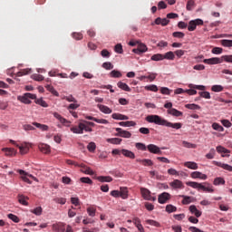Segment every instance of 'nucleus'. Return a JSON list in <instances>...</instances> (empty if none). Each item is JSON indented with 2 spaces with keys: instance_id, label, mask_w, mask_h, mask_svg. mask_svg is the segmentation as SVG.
<instances>
[{
  "instance_id": "obj_1",
  "label": "nucleus",
  "mask_w": 232,
  "mask_h": 232,
  "mask_svg": "<svg viewBox=\"0 0 232 232\" xmlns=\"http://www.w3.org/2000/svg\"><path fill=\"white\" fill-rule=\"evenodd\" d=\"M147 122L158 124V126H166L167 128H173L174 130H180L182 123H171L159 115H149L146 117Z\"/></svg>"
},
{
  "instance_id": "obj_2",
  "label": "nucleus",
  "mask_w": 232,
  "mask_h": 232,
  "mask_svg": "<svg viewBox=\"0 0 232 232\" xmlns=\"http://www.w3.org/2000/svg\"><path fill=\"white\" fill-rule=\"evenodd\" d=\"M187 186H189L190 188H193L194 189H198V191H207V193H214L215 189L211 188V185L208 183H198L195 181H188L186 182Z\"/></svg>"
},
{
  "instance_id": "obj_3",
  "label": "nucleus",
  "mask_w": 232,
  "mask_h": 232,
  "mask_svg": "<svg viewBox=\"0 0 232 232\" xmlns=\"http://www.w3.org/2000/svg\"><path fill=\"white\" fill-rule=\"evenodd\" d=\"M86 122L87 121L82 120V122L78 124V127L77 126L71 127V131L78 135H82L84 131L86 132L93 131V129H92V127H90V125H88V123Z\"/></svg>"
},
{
  "instance_id": "obj_4",
  "label": "nucleus",
  "mask_w": 232,
  "mask_h": 232,
  "mask_svg": "<svg viewBox=\"0 0 232 232\" xmlns=\"http://www.w3.org/2000/svg\"><path fill=\"white\" fill-rule=\"evenodd\" d=\"M30 99L35 100L37 99V96L30 92H26L23 96H18V101H20L24 104H32V101H30Z\"/></svg>"
},
{
  "instance_id": "obj_5",
  "label": "nucleus",
  "mask_w": 232,
  "mask_h": 232,
  "mask_svg": "<svg viewBox=\"0 0 232 232\" xmlns=\"http://www.w3.org/2000/svg\"><path fill=\"white\" fill-rule=\"evenodd\" d=\"M204 24V21L202 19L192 20L188 23V32H195L197 30V26H200Z\"/></svg>"
},
{
  "instance_id": "obj_6",
  "label": "nucleus",
  "mask_w": 232,
  "mask_h": 232,
  "mask_svg": "<svg viewBox=\"0 0 232 232\" xmlns=\"http://www.w3.org/2000/svg\"><path fill=\"white\" fill-rule=\"evenodd\" d=\"M17 173L21 175V179L22 180H24V182H26L27 184H32V181L30 180V179H28V177H30L31 179H34V176L32 174H28L26 171L23 169H18Z\"/></svg>"
},
{
  "instance_id": "obj_7",
  "label": "nucleus",
  "mask_w": 232,
  "mask_h": 232,
  "mask_svg": "<svg viewBox=\"0 0 232 232\" xmlns=\"http://www.w3.org/2000/svg\"><path fill=\"white\" fill-rule=\"evenodd\" d=\"M115 130L117 131L116 137H122L123 139H131V132L124 130L121 128H116Z\"/></svg>"
},
{
  "instance_id": "obj_8",
  "label": "nucleus",
  "mask_w": 232,
  "mask_h": 232,
  "mask_svg": "<svg viewBox=\"0 0 232 232\" xmlns=\"http://www.w3.org/2000/svg\"><path fill=\"white\" fill-rule=\"evenodd\" d=\"M53 115L54 119H57V121L61 122V124H63V126H66L67 128L70 127V124H71L70 121L62 117L61 114H59V112H53Z\"/></svg>"
},
{
  "instance_id": "obj_9",
  "label": "nucleus",
  "mask_w": 232,
  "mask_h": 232,
  "mask_svg": "<svg viewBox=\"0 0 232 232\" xmlns=\"http://www.w3.org/2000/svg\"><path fill=\"white\" fill-rule=\"evenodd\" d=\"M169 198H171V194H169L168 192H163L159 195L158 202L160 204H166V202H168V200H169Z\"/></svg>"
},
{
  "instance_id": "obj_10",
  "label": "nucleus",
  "mask_w": 232,
  "mask_h": 232,
  "mask_svg": "<svg viewBox=\"0 0 232 232\" xmlns=\"http://www.w3.org/2000/svg\"><path fill=\"white\" fill-rule=\"evenodd\" d=\"M172 189H184V183L180 179H174L169 183Z\"/></svg>"
},
{
  "instance_id": "obj_11",
  "label": "nucleus",
  "mask_w": 232,
  "mask_h": 232,
  "mask_svg": "<svg viewBox=\"0 0 232 232\" xmlns=\"http://www.w3.org/2000/svg\"><path fill=\"white\" fill-rule=\"evenodd\" d=\"M147 150L150 153H154L155 155H162V150L155 144H150L147 146Z\"/></svg>"
},
{
  "instance_id": "obj_12",
  "label": "nucleus",
  "mask_w": 232,
  "mask_h": 232,
  "mask_svg": "<svg viewBox=\"0 0 232 232\" xmlns=\"http://www.w3.org/2000/svg\"><path fill=\"white\" fill-rule=\"evenodd\" d=\"M30 143L24 142L21 145H16L19 148L21 155H26L30 151Z\"/></svg>"
},
{
  "instance_id": "obj_13",
  "label": "nucleus",
  "mask_w": 232,
  "mask_h": 232,
  "mask_svg": "<svg viewBox=\"0 0 232 232\" xmlns=\"http://www.w3.org/2000/svg\"><path fill=\"white\" fill-rule=\"evenodd\" d=\"M133 53H137L138 55H140V53H144L145 52H148V47L144 44H139L138 47L136 49L132 50Z\"/></svg>"
},
{
  "instance_id": "obj_14",
  "label": "nucleus",
  "mask_w": 232,
  "mask_h": 232,
  "mask_svg": "<svg viewBox=\"0 0 232 232\" xmlns=\"http://www.w3.org/2000/svg\"><path fill=\"white\" fill-rule=\"evenodd\" d=\"M52 229L54 232H64V231H66V228L64 227V223H61V222L53 224Z\"/></svg>"
},
{
  "instance_id": "obj_15",
  "label": "nucleus",
  "mask_w": 232,
  "mask_h": 232,
  "mask_svg": "<svg viewBox=\"0 0 232 232\" xmlns=\"http://www.w3.org/2000/svg\"><path fill=\"white\" fill-rule=\"evenodd\" d=\"M188 210L191 215H194L197 218H200V217H202V211L198 210L195 205H191L188 208Z\"/></svg>"
},
{
  "instance_id": "obj_16",
  "label": "nucleus",
  "mask_w": 232,
  "mask_h": 232,
  "mask_svg": "<svg viewBox=\"0 0 232 232\" xmlns=\"http://www.w3.org/2000/svg\"><path fill=\"white\" fill-rule=\"evenodd\" d=\"M203 63L205 64H220L222 63V58L214 57L210 59H205L203 60Z\"/></svg>"
},
{
  "instance_id": "obj_17",
  "label": "nucleus",
  "mask_w": 232,
  "mask_h": 232,
  "mask_svg": "<svg viewBox=\"0 0 232 232\" xmlns=\"http://www.w3.org/2000/svg\"><path fill=\"white\" fill-rule=\"evenodd\" d=\"M140 193L145 200H151V191L146 188H140Z\"/></svg>"
},
{
  "instance_id": "obj_18",
  "label": "nucleus",
  "mask_w": 232,
  "mask_h": 232,
  "mask_svg": "<svg viewBox=\"0 0 232 232\" xmlns=\"http://www.w3.org/2000/svg\"><path fill=\"white\" fill-rule=\"evenodd\" d=\"M192 179H200V180H206L208 176L206 174H202V172L194 171L190 174Z\"/></svg>"
},
{
  "instance_id": "obj_19",
  "label": "nucleus",
  "mask_w": 232,
  "mask_h": 232,
  "mask_svg": "<svg viewBox=\"0 0 232 232\" xmlns=\"http://www.w3.org/2000/svg\"><path fill=\"white\" fill-rule=\"evenodd\" d=\"M155 24H160L161 26H168V24H169V20H168V18L158 17L155 19Z\"/></svg>"
},
{
  "instance_id": "obj_20",
  "label": "nucleus",
  "mask_w": 232,
  "mask_h": 232,
  "mask_svg": "<svg viewBox=\"0 0 232 232\" xmlns=\"http://www.w3.org/2000/svg\"><path fill=\"white\" fill-rule=\"evenodd\" d=\"M181 198H183L181 204L184 206H188V204H191V202H195V198L189 196L182 195Z\"/></svg>"
},
{
  "instance_id": "obj_21",
  "label": "nucleus",
  "mask_w": 232,
  "mask_h": 232,
  "mask_svg": "<svg viewBox=\"0 0 232 232\" xmlns=\"http://www.w3.org/2000/svg\"><path fill=\"white\" fill-rule=\"evenodd\" d=\"M80 168H82L81 171L82 173H85V175H93V170L92 169L84 164L79 165Z\"/></svg>"
},
{
  "instance_id": "obj_22",
  "label": "nucleus",
  "mask_w": 232,
  "mask_h": 232,
  "mask_svg": "<svg viewBox=\"0 0 232 232\" xmlns=\"http://www.w3.org/2000/svg\"><path fill=\"white\" fill-rule=\"evenodd\" d=\"M111 117L115 121H128L130 119V117L121 113H112Z\"/></svg>"
},
{
  "instance_id": "obj_23",
  "label": "nucleus",
  "mask_w": 232,
  "mask_h": 232,
  "mask_svg": "<svg viewBox=\"0 0 232 232\" xmlns=\"http://www.w3.org/2000/svg\"><path fill=\"white\" fill-rule=\"evenodd\" d=\"M167 112L169 113V115H172L173 117H182V115H183L182 111H180L175 108L168 110Z\"/></svg>"
},
{
  "instance_id": "obj_24",
  "label": "nucleus",
  "mask_w": 232,
  "mask_h": 232,
  "mask_svg": "<svg viewBox=\"0 0 232 232\" xmlns=\"http://www.w3.org/2000/svg\"><path fill=\"white\" fill-rule=\"evenodd\" d=\"M214 164H216V166H218L219 168H222L223 169H226L227 171H232V166L226 164V163H220L218 161H214Z\"/></svg>"
},
{
  "instance_id": "obj_25",
  "label": "nucleus",
  "mask_w": 232,
  "mask_h": 232,
  "mask_svg": "<svg viewBox=\"0 0 232 232\" xmlns=\"http://www.w3.org/2000/svg\"><path fill=\"white\" fill-rule=\"evenodd\" d=\"M40 151L42 153H45V154H48L50 153V147L48 144H44V143H41L39 146H38Z\"/></svg>"
},
{
  "instance_id": "obj_26",
  "label": "nucleus",
  "mask_w": 232,
  "mask_h": 232,
  "mask_svg": "<svg viewBox=\"0 0 232 232\" xmlns=\"http://www.w3.org/2000/svg\"><path fill=\"white\" fill-rule=\"evenodd\" d=\"M98 108H99L100 111H102V113H105V114H110L112 111L111 109H110V107H108L106 105L98 104Z\"/></svg>"
},
{
  "instance_id": "obj_27",
  "label": "nucleus",
  "mask_w": 232,
  "mask_h": 232,
  "mask_svg": "<svg viewBox=\"0 0 232 232\" xmlns=\"http://www.w3.org/2000/svg\"><path fill=\"white\" fill-rule=\"evenodd\" d=\"M33 126H35V128H38V130H41V131H48L50 129L48 125L41 124L38 122H33Z\"/></svg>"
},
{
  "instance_id": "obj_28",
  "label": "nucleus",
  "mask_w": 232,
  "mask_h": 232,
  "mask_svg": "<svg viewBox=\"0 0 232 232\" xmlns=\"http://www.w3.org/2000/svg\"><path fill=\"white\" fill-rule=\"evenodd\" d=\"M185 168L188 169H198V165L193 161H187L184 163Z\"/></svg>"
},
{
  "instance_id": "obj_29",
  "label": "nucleus",
  "mask_w": 232,
  "mask_h": 232,
  "mask_svg": "<svg viewBox=\"0 0 232 232\" xmlns=\"http://www.w3.org/2000/svg\"><path fill=\"white\" fill-rule=\"evenodd\" d=\"M121 153L124 155V157H127L128 159H135V153H133L131 150L123 149L121 150Z\"/></svg>"
},
{
  "instance_id": "obj_30",
  "label": "nucleus",
  "mask_w": 232,
  "mask_h": 232,
  "mask_svg": "<svg viewBox=\"0 0 232 232\" xmlns=\"http://www.w3.org/2000/svg\"><path fill=\"white\" fill-rule=\"evenodd\" d=\"M120 197L125 200L128 198V188L122 187L120 188Z\"/></svg>"
},
{
  "instance_id": "obj_31",
  "label": "nucleus",
  "mask_w": 232,
  "mask_h": 232,
  "mask_svg": "<svg viewBox=\"0 0 232 232\" xmlns=\"http://www.w3.org/2000/svg\"><path fill=\"white\" fill-rule=\"evenodd\" d=\"M118 88H121V90H123L124 92H131V88H130V86H128V84L122 82H119L117 83Z\"/></svg>"
},
{
  "instance_id": "obj_32",
  "label": "nucleus",
  "mask_w": 232,
  "mask_h": 232,
  "mask_svg": "<svg viewBox=\"0 0 232 232\" xmlns=\"http://www.w3.org/2000/svg\"><path fill=\"white\" fill-rule=\"evenodd\" d=\"M163 59H167L168 61H174L175 60V53L174 52H168L163 54Z\"/></svg>"
},
{
  "instance_id": "obj_33",
  "label": "nucleus",
  "mask_w": 232,
  "mask_h": 232,
  "mask_svg": "<svg viewBox=\"0 0 232 232\" xmlns=\"http://www.w3.org/2000/svg\"><path fill=\"white\" fill-rule=\"evenodd\" d=\"M120 126H123L125 128H130V126H137V123L133 121H121L119 122Z\"/></svg>"
},
{
  "instance_id": "obj_34",
  "label": "nucleus",
  "mask_w": 232,
  "mask_h": 232,
  "mask_svg": "<svg viewBox=\"0 0 232 232\" xmlns=\"http://www.w3.org/2000/svg\"><path fill=\"white\" fill-rule=\"evenodd\" d=\"M110 77H112V79H121L122 73L117 70H113L110 72Z\"/></svg>"
},
{
  "instance_id": "obj_35",
  "label": "nucleus",
  "mask_w": 232,
  "mask_h": 232,
  "mask_svg": "<svg viewBox=\"0 0 232 232\" xmlns=\"http://www.w3.org/2000/svg\"><path fill=\"white\" fill-rule=\"evenodd\" d=\"M28 198L24 195H18V202L22 204L23 206H28Z\"/></svg>"
},
{
  "instance_id": "obj_36",
  "label": "nucleus",
  "mask_w": 232,
  "mask_h": 232,
  "mask_svg": "<svg viewBox=\"0 0 232 232\" xmlns=\"http://www.w3.org/2000/svg\"><path fill=\"white\" fill-rule=\"evenodd\" d=\"M45 88H46L47 92H50V93H52L55 97H59V92L55 90V88H53V86L47 85V86H45Z\"/></svg>"
},
{
  "instance_id": "obj_37",
  "label": "nucleus",
  "mask_w": 232,
  "mask_h": 232,
  "mask_svg": "<svg viewBox=\"0 0 232 232\" xmlns=\"http://www.w3.org/2000/svg\"><path fill=\"white\" fill-rule=\"evenodd\" d=\"M182 146L184 148H188V149H192V150H196V148H197V144H193V143L186 141V140L182 141Z\"/></svg>"
},
{
  "instance_id": "obj_38",
  "label": "nucleus",
  "mask_w": 232,
  "mask_h": 232,
  "mask_svg": "<svg viewBox=\"0 0 232 232\" xmlns=\"http://www.w3.org/2000/svg\"><path fill=\"white\" fill-rule=\"evenodd\" d=\"M213 184L214 186H220V184L224 186V184H226V180L224 178H216Z\"/></svg>"
},
{
  "instance_id": "obj_39",
  "label": "nucleus",
  "mask_w": 232,
  "mask_h": 232,
  "mask_svg": "<svg viewBox=\"0 0 232 232\" xmlns=\"http://www.w3.org/2000/svg\"><path fill=\"white\" fill-rule=\"evenodd\" d=\"M145 90H147V92H159V87H157V85L155 84H151V85H147L144 87Z\"/></svg>"
},
{
  "instance_id": "obj_40",
  "label": "nucleus",
  "mask_w": 232,
  "mask_h": 232,
  "mask_svg": "<svg viewBox=\"0 0 232 232\" xmlns=\"http://www.w3.org/2000/svg\"><path fill=\"white\" fill-rule=\"evenodd\" d=\"M137 162H140L143 166H153L151 160H137Z\"/></svg>"
},
{
  "instance_id": "obj_41",
  "label": "nucleus",
  "mask_w": 232,
  "mask_h": 232,
  "mask_svg": "<svg viewBox=\"0 0 232 232\" xmlns=\"http://www.w3.org/2000/svg\"><path fill=\"white\" fill-rule=\"evenodd\" d=\"M32 69H24L16 73L17 77H23V75H28V73H31Z\"/></svg>"
},
{
  "instance_id": "obj_42",
  "label": "nucleus",
  "mask_w": 232,
  "mask_h": 232,
  "mask_svg": "<svg viewBox=\"0 0 232 232\" xmlns=\"http://www.w3.org/2000/svg\"><path fill=\"white\" fill-rule=\"evenodd\" d=\"M107 142H110L111 144H121L122 142V139L111 138V139H108Z\"/></svg>"
},
{
  "instance_id": "obj_43",
  "label": "nucleus",
  "mask_w": 232,
  "mask_h": 232,
  "mask_svg": "<svg viewBox=\"0 0 232 232\" xmlns=\"http://www.w3.org/2000/svg\"><path fill=\"white\" fill-rule=\"evenodd\" d=\"M188 88H193L194 90H200L201 92H204L206 90V86L204 85H196V84H188Z\"/></svg>"
},
{
  "instance_id": "obj_44",
  "label": "nucleus",
  "mask_w": 232,
  "mask_h": 232,
  "mask_svg": "<svg viewBox=\"0 0 232 232\" xmlns=\"http://www.w3.org/2000/svg\"><path fill=\"white\" fill-rule=\"evenodd\" d=\"M195 6V0H188L187 2L186 8L188 12H191L193 10V7Z\"/></svg>"
},
{
  "instance_id": "obj_45",
  "label": "nucleus",
  "mask_w": 232,
  "mask_h": 232,
  "mask_svg": "<svg viewBox=\"0 0 232 232\" xmlns=\"http://www.w3.org/2000/svg\"><path fill=\"white\" fill-rule=\"evenodd\" d=\"M32 79L34 81H37L38 82H41L42 81H44V76L41 74L34 73L32 75Z\"/></svg>"
},
{
  "instance_id": "obj_46",
  "label": "nucleus",
  "mask_w": 232,
  "mask_h": 232,
  "mask_svg": "<svg viewBox=\"0 0 232 232\" xmlns=\"http://www.w3.org/2000/svg\"><path fill=\"white\" fill-rule=\"evenodd\" d=\"M151 61H164V54L157 53L151 56Z\"/></svg>"
},
{
  "instance_id": "obj_47",
  "label": "nucleus",
  "mask_w": 232,
  "mask_h": 232,
  "mask_svg": "<svg viewBox=\"0 0 232 232\" xmlns=\"http://www.w3.org/2000/svg\"><path fill=\"white\" fill-rule=\"evenodd\" d=\"M35 103L39 104L43 108H48V103H46V102H44V100H43V98L35 100Z\"/></svg>"
},
{
  "instance_id": "obj_48",
  "label": "nucleus",
  "mask_w": 232,
  "mask_h": 232,
  "mask_svg": "<svg viewBox=\"0 0 232 232\" xmlns=\"http://www.w3.org/2000/svg\"><path fill=\"white\" fill-rule=\"evenodd\" d=\"M146 224H149V226H154V227H160V223H159L153 219H148L146 221Z\"/></svg>"
},
{
  "instance_id": "obj_49",
  "label": "nucleus",
  "mask_w": 232,
  "mask_h": 232,
  "mask_svg": "<svg viewBox=\"0 0 232 232\" xmlns=\"http://www.w3.org/2000/svg\"><path fill=\"white\" fill-rule=\"evenodd\" d=\"M222 46H225L226 48H231L232 47V40H221Z\"/></svg>"
},
{
  "instance_id": "obj_50",
  "label": "nucleus",
  "mask_w": 232,
  "mask_h": 232,
  "mask_svg": "<svg viewBox=\"0 0 232 232\" xmlns=\"http://www.w3.org/2000/svg\"><path fill=\"white\" fill-rule=\"evenodd\" d=\"M185 108L188 110H200V106L195 103L186 104Z\"/></svg>"
},
{
  "instance_id": "obj_51",
  "label": "nucleus",
  "mask_w": 232,
  "mask_h": 232,
  "mask_svg": "<svg viewBox=\"0 0 232 232\" xmlns=\"http://www.w3.org/2000/svg\"><path fill=\"white\" fill-rule=\"evenodd\" d=\"M212 128L213 130H215L216 131H224V127H222V125L217 123V122H214L212 124Z\"/></svg>"
},
{
  "instance_id": "obj_52",
  "label": "nucleus",
  "mask_w": 232,
  "mask_h": 232,
  "mask_svg": "<svg viewBox=\"0 0 232 232\" xmlns=\"http://www.w3.org/2000/svg\"><path fill=\"white\" fill-rule=\"evenodd\" d=\"M7 218L12 220L13 222H14L15 224H19V218L14 214H8Z\"/></svg>"
},
{
  "instance_id": "obj_53",
  "label": "nucleus",
  "mask_w": 232,
  "mask_h": 232,
  "mask_svg": "<svg viewBox=\"0 0 232 232\" xmlns=\"http://www.w3.org/2000/svg\"><path fill=\"white\" fill-rule=\"evenodd\" d=\"M80 181L82 182V184H89V185L93 184V181L92 180V179H90L88 177L81 178Z\"/></svg>"
},
{
  "instance_id": "obj_54",
  "label": "nucleus",
  "mask_w": 232,
  "mask_h": 232,
  "mask_svg": "<svg viewBox=\"0 0 232 232\" xmlns=\"http://www.w3.org/2000/svg\"><path fill=\"white\" fill-rule=\"evenodd\" d=\"M166 211H167V213H175V211H177V207H175L173 205H167Z\"/></svg>"
},
{
  "instance_id": "obj_55",
  "label": "nucleus",
  "mask_w": 232,
  "mask_h": 232,
  "mask_svg": "<svg viewBox=\"0 0 232 232\" xmlns=\"http://www.w3.org/2000/svg\"><path fill=\"white\" fill-rule=\"evenodd\" d=\"M97 148V145H95V142H90L87 146V150L93 153Z\"/></svg>"
},
{
  "instance_id": "obj_56",
  "label": "nucleus",
  "mask_w": 232,
  "mask_h": 232,
  "mask_svg": "<svg viewBox=\"0 0 232 232\" xmlns=\"http://www.w3.org/2000/svg\"><path fill=\"white\" fill-rule=\"evenodd\" d=\"M135 147L137 150H140L141 151H146L148 150V147L144 143L138 142L135 144Z\"/></svg>"
},
{
  "instance_id": "obj_57",
  "label": "nucleus",
  "mask_w": 232,
  "mask_h": 232,
  "mask_svg": "<svg viewBox=\"0 0 232 232\" xmlns=\"http://www.w3.org/2000/svg\"><path fill=\"white\" fill-rule=\"evenodd\" d=\"M72 39H75V41H81L82 40L83 35L81 33H72Z\"/></svg>"
},
{
  "instance_id": "obj_58",
  "label": "nucleus",
  "mask_w": 232,
  "mask_h": 232,
  "mask_svg": "<svg viewBox=\"0 0 232 232\" xmlns=\"http://www.w3.org/2000/svg\"><path fill=\"white\" fill-rule=\"evenodd\" d=\"M211 90L212 92H224V87L222 85H213L211 87Z\"/></svg>"
},
{
  "instance_id": "obj_59",
  "label": "nucleus",
  "mask_w": 232,
  "mask_h": 232,
  "mask_svg": "<svg viewBox=\"0 0 232 232\" xmlns=\"http://www.w3.org/2000/svg\"><path fill=\"white\" fill-rule=\"evenodd\" d=\"M157 72H149L147 79H149L150 82H153L155 79H157Z\"/></svg>"
},
{
  "instance_id": "obj_60",
  "label": "nucleus",
  "mask_w": 232,
  "mask_h": 232,
  "mask_svg": "<svg viewBox=\"0 0 232 232\" xmlns=\"http://www.w3.org/2000/svg\"><path fill=\"white\" fill-rule=\"evenodd\" d=\"M2 151H5V155H14V153H15V150L10 148H4Z\"/></svg>"
},
{
  "instance_id": "obj_61",
  "label": "nucleus",
  "mask_w": 232,
  "mask_h": 232,
  "mask_svg": "<svg viewBox=\"0 0 232 232\" xmlns=\"http://www.w3.org/2000/svg\"><path fill=\"white\" fill-rule=\"evenodd\" d=\"M102 68L105 70H113V64H111L110 62H105L102 63Z\"/></svg>"
},
{
  "instance_id": "obj_62",
  "label": "nucleus",
  "mask_w": 232,
  "mask_h": 232,
  "mask_svg": "<svg viewBox=\"0 0 232 232\" xmlns=\"http://www.w3.org/2000/svg\"><path fill=\"white\" fill-rule=\"evenodd\" d=\"M53 200L56 202V204H62V206L66 204V198H55Z\"/></svg>"
},
{
  "instance_id": "obj_63",
  "label": "nucleus",
  "mask_w": 232,
  "mask_h": 232,
  "mask_svg": "<svg viewBox=\"0 0 232 232\" xmlns=\"http://www.w3.org/2000/svg\"><path fill=\"white\" fill-rule=\"evenodd\" d=\"M116 53H122L124 51L122 50V44H117L114 47Z\"/></svg>"
},
{
  "instance_id": "obj_64",
  "label": "nucleus",
  "mask_w": 232,
  "mask_h": 232,
  "mask_svg": "<svg viewBox=\"0 0 232 232\" xmlns=\"http://www.w3.org/2000/svg\"><path fill=\"white\" fill-rule=\"evenodd\" d=\"M222 63L225 61V63H232V55H223L221 56Z\"/></svg>"
}]
</instances>
